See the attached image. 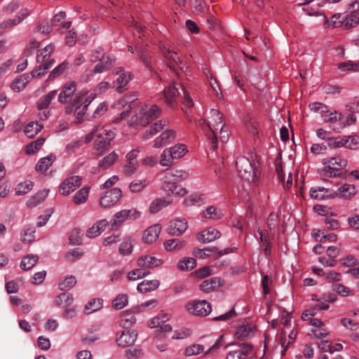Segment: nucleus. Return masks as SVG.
Wrapping results in <instances>:
<instances>
[{
	"instance_id": "18",
	"label": "nucleus",
	"mask_w": 359,
	"mask_h": 359,
	"mask_svg": "<svg viewBox=\"0 0 359 359\" xmlns=\"http://www.w3.org/2000/svg\"><path fill=\"white\" fill-rule=\"evenodd\" d=\"M162 53L165 58L167 60L168 66L170 69L174 68L175 65H180L182 64V60L177 52L165 44H162L160 46Z\"/></svg>"
},
{
	"instance_id": "37",
	"label": "nucleus",
	"mask_w": 359,
	"mask_h": 359,
	"mask_svg": "<svg viewBox=\"0 0 359 359\" xmlns=\"http://www.w3.org/2000/svg\"><path fill=\"white\" fill-rule=\"evenodd\" d=\"M103 306V300L100 298H95L88 302L84 307V312L90 314L100 310Z\"/></svg>"
},
{
	"instance_id": "31",
	"label": "nucleus",
	"mask_w": 359,
	"mask_h": 359,
	"mask_svg": "<svg viewBox=\"0 0 359 359\" xmlns=\"http://www.w3.org/2000/svg\"><path fill=\"white\" fill-rule=\"evenodd\" d=\"M222 285L219 278L213 277L203 280L200 285V288L205 292H210L219 287Z\"/></svg>"
},
{
	"instance_id": "1",
	"label": "nucleus",
	"mask_w": 359,
	"mask_h": 359,
	"mask_svg": "<svg viewBox=\"0 0 359 359\" xmlns=\"http://www.w3.org/2000/svg\"><path fill=\"white\" fill-rule=\"evenodd\" d=\"M88 92L83 89L77 92L72 105L66 107V112L72 113L74 111L76 114V123H80L83 121L87 107L91 102L95 98V93L88 95Z\"/></svg>"
},
{
	"instance_id": "26",
	"label": "nucleus",
	"mask_w": 359,
	"mask_h": 359,
	"mask_svg": "<svg viewBox=\"0 0 359 359\" xmlns=\"http://www.w3.org/2000/svg\"><path fill=\"white\" fill-rule=\"evenodd\" d=\"M221 236L220 232L213 228H208L197 235V239L202 243H210Z\"/></svg>"
},
{
	"instance_id": "22",
	"label": "nucleus",
	"mask_w": 359,
	"mask_h": 359,
	"mask_svg": "<svg viewBox=\"0 0 359 359\" xmlns=\"http://www.w3.org/2000/svg\"><path fill=\"white\" fill-rule=\"evenodd\" d=\"M180 93L178 89L176 88V83H173L170 84L163 91V95L166 104L170 107H174L177 104V98Z\"/></svg>"
},
{
	"instance_id": "33",
	"label": "nucleus",
	"mask_w": 359,
	"mask_h": 359,
	"mask_svg": "<svg viewBox=\"0 0 359 359\" xmlns=\"http://www.w3.org/2000/svg\"><path fill=\"white\" fill-rule=\"evenodd\" d=\"M187 245L185 241L179 238H172L164 242V248L167 251H179Z\"/></svg>"
},
{
	"instance_id": "58",
	"label": "nucleus",
	"mask_w": 359,
	"mask_h": 359,
	"mask_svg": "<svg viewBox=\"0 0 359 359\" xmlns=\"http://www.w3.org/2000/svg\"><path fill=\"white\" fill-rule=\"evenodd\" d=\"M333 290L342 297H348L354 295V292L352 290L339 283L333 285Z\"/></svg>"
},
{
	"instance_id": "34",
	"label": "nucleus",
	"mask_w": 359,
	"mask_h": 359,
	"mask_svg": "<svg viewBox=\"0 0 359 359\" xmlns=\"http://www.w3.org/2000/svg\"><path fill=\"white\" fill-rule=\"evenodd\" d=\"M159 285L158 280H144L138 284L137 290L140 292H148L156 290Z\"/></svg>"
},
{
	"instance_id": "2",
	"label": "nucleus",
	"mask_w": 359,
	"mask_h": 359,
	"mask_svg": "<svg viewBox=\"0 0 359 359\" xmlns=\"http://www.w3.org/2000/svg\"><path fill=\"white\" fill-rule=\"evenodd\" d=\"M54 49V45L50 43L39 50L36 56V62L39 65L32 72L33 78H39L43 76L46 71L55 63V60L50 58V54Z\"/></svg>"
},
{
	"instance_id": "19",
	"label": "nucleus",
	"mask_w": 359,
	"mask_h": 359,
	"mask_svg": "<svg viewBox=\"0 0 359 359\" xmlns=\"http://www.w3.org/2000/svg\"><path fill=\"white\" fill-rule=\"evenodd\" d=\"M252 351V346L250 344H240L237 348L230 351L226 359H247V356Z\"/></svg>"
},
{
	"instance_id": "36",
	"label": "nucleus",
	"mask_w": 359,
	"mask_h": 359,
	"mask_svg": "<svg viewBox=\"0 0 359 359\" xmlns=\"http://www.w3.org/2000/svg\"><path fill=\"white\" fill-rule=\"evenodd\" d=\"M171 203L172 200L169 197L156 198L151 202L149 206V211L151 213H156Z\"/></svg>"
},
{
	"instance_id": "42",
	"label": "nucleus",
	"mask_w": 359,
	"mask_h": 359,
	"mask_svg": "<svg viewBox=\"0 0 359 359\" xmlns=\"http://www.w3.org/2000/svg\"><path fill=\"white\" fill-rule=\"evenodd\" d=\"M336 192L337 196L341 198H350L355 194L356 191L354 185L345 184L341 185Z\"/></svg>"
},
{
	"instance_id": "12",
	"label": "nucleus",
	"mask_w": 359,
	"mask_h": 359,
	"mask_svg": "<svg viewBox=\"0 0 359 359\" xmlns=\"http://www.w3.org/2000/svg\"><path fill=\"white\" fill-rule=\"evenodd\" d=\"M76 83L74 81L67 83L58 95V101L62 104L69 103L72 105L75 95L77 94Z\"/></svg>"
},
{
	"instance_id": "10",
	"label": "nucleus",
	"mask_w": 359,
	"mask_h": 359,
	"mask_svg": "<svg viewBox=\"0 0 359 359\" xmlns=\"http://www.w3.org/2000/svg\"><path fill=\"white\" fill-rule=\"evenodd\" d=\"M323 120L325 123H329L330 128L335 132L339 133L346 127L342 114L337 111L326 112L323 116Z\"/></svg>"
},
{
	"instance_id": "25",
	"label": "nucleus",
	"mask_w": 359,
	"mask_h": 359,
	"mask_svg": "<svg viewBox=\"0 0 359 359\" xmlns=\"http://www.w3.org/2000/svg\"><path fill=\"white\" fill-rule=\"evenodd\" d=\"M163 263V260L151 255H145L137 259V265L143 268H155Z\"/></svg>"
},
{
	"instance_id": "27",
	"label": "nucleus",
	"mask_w": 359,
	"mask_h": 359,
	"mask_svg": "<svg viewBox=\"0 0 359 359\" xmlns=\"http://www.w3.org/2000/svg\"><path fill=\"white\" fill-rule=\"evenodd\" d=\"M161 225L154 224L147 228L143 234V241L146 243H151L156 241L161 232Z\"/></svg>"
},
{
	"instance_id": "13",
	"label": "nucleus",
	"mask_w": 359,
	"mask_h": 359,
	"mask_svg": "<svg viewBox=\"0 0 359 359\" xmlns=\"http://www.w3.org/2000/svg\"><path fill=\"white\" fill-rule=\"evenodd\" d=\"M81 184L79 176H72L66 178L59 186V192L62 196H68L74 192Z\"/></svg>"
},
{
	"instance_id": "57",
	"label": "nucleus",
	"mask_w": 359,
	"mask_h": 359,
	"mask_svg": "<svg viewBox=\"0 0 359 359\" xmlns=\"http://www.w3.org/2000/svg\"><path fill=\"white\" fill-rule=\"evenodd\" d=\"M76 283V278L73 276L66 277L58 284L60 290H67L73 287Z\"/></svg>"
},
{
	"instance_id": "29",
	"label": "nucleus",
	"mask_w": 359,
	"mask_h": 359,
	"mask_svg": "<svg viewBox=\"0 0 359 359\" xmlns=\"http://www.w3.org/2000/svg\"><path fill=\"white\" fill-rule=\"evenodd\" d=\"M108 222L106 219H101L96 222L92 227L89 228L86 231L87 237L90 238H95L101 234L104 231Z\"/></svg>"
},
{
	"instance_id": "11",
	"label": "nucleus",
	"mask_w": 359,
	"mask_h": 359,
	"mask_svg": "<svg viewBox=\"0 0 359 359\" xmlns=\"http://www.w3.org/2000/svg\"><path fill=\"white\" fill-rule=\"evenodd\" d=\"M187 311L197 316H206L212 309L211 305L205 300H195L186 305Z\"/></svg>"
},
{
	"instance_id": "50",
	"label": "nucleus",
	"mask_w": 359,
	"mask_h": 359,
	"mask_svg": "<svg viewBox=\"0 0 359 359\" xmlns=\"http://www.w3.org/2000/svg\"><path fill=\"white\" fill-rule=\"evenodd\" d=\"M174 160L170 149L167 148L163 151L159 163L163 167H170L172 165Z\"/></svg>"
},
{
	"instance_id": "55",
	"label": "nucleus",
	"mask_w": 359,
	"mask_h": 359,
	"mask_svg": "<svg viewBox=\"0 0 359 359\" xmlns=\"http://www.w3.org/2000/svg\"><path fill=\"white\" fill-rule=\"evenodd\" d=\"M68 67L69 63L67 61L62 62L61 64L53 69V70L48 76V79H53L56 77L63 75L67 72Z\"/></svg>"
},
{
	"instance_id": "6",
	"label": "nucleus",
	"mask_w": 359,
	"mask_h": 359,
	"mask_svg": "<svg viewBox=\"0 0 359 359\" xmlns=\"http://www.w3.org/2000/svg\"><path fill=\"white\" fill-rule=\"evenodd\" d=\"M189 176L188 172L182 170H171L165 172L163 177V189L166 191L174 193L176 182L187 179Z\"/></svg>"
},
{
	"instance_id": "52",
	"label": "nucleus",
	"mask_w": 359,
	"mask_h": 359,
	"mask_svg": "<svg viewBox=\"0 0 359 359\" xmlns=\"http://www.w3.org/2000/svg\"><path fill=\"white\" fill-rule=\"evenodd\" d=\"M196 266V261L194 258L187 257L180 260L177 263V267L182 271H189Z\"/></svg>"
},
{
	"instance_id": "64",
	"label": "nucleus",
	"mask_w": 359,
	"mask_h": 359,
	"mask_svg": "<svg viewBox=\"0 0 359 359\" xmlns=\"http://www.w3.org/2000/svg\"><path fill=\"white\" fill-rule=\"evenodd\" d=\"M342 141L345 143L344 147L350 149H354L358 144V136H344Z\"/></svg>"
},
{
	"instance_id": "32",
	"label": "nucleus",
	"mask_w": 359,
	"mask_h": 359,
	"mask_svg": "<svg viewBox=\"0 0 359 359\" xmlns=\"http://www.w3.org/2000/svg\"><path fill=\"white\" fill-rule=\"evenodd\" d=\"M168 124L166 121H158L152 124L150 128L147 130L142 135L144 140H148L162 130L164 127Z\"/></svg>"
},
{
	"instance_id": "20",
	"label": "nucleus",
	"mask_w": 359,
	"mask_h": 359,
	"mask_svg": "<svg viewBox=\"0 0 359 359\" xmlns=\"http://www.w3.org/2000/svg\"><path fill=\"white\" fill-rule=\"evenodd\" d=\"M137 337V333L135 330L123 331L121 334L117 337L116 341L118 346L121 347H127L134 344Z\"/></svg>"
},
{
	"instance_id": "5",
	"label": "nucleus",
	"mask_w": 359,
	"mask_h": 359,
	"mask_svg": "<svg viewBox=\"0 0 359 359\" xmlns=\"http://www.w3.org/2000/svg\"><path fill=\"white\" fill-rule=\"evenodd\" d=\"M114 137L115 133L114 131L100 127L93 144L94 149L95 151V155L97 157L103 155L108 149L111 142L113 140Z\"/></svg>"
},
{
	"instance_id": "53",
	"label": "nucleus",
	"mask_w": 359,
	"mask_h": 359,
	"mask_svg": "<svg viewBox=\"0 0 359 359\" xmlns=\"http://www.w3.org/2000/svg\"><path fill=\"white\" fill-rule=\"evenodd\" d=\"M218 249L216 247L205 248L204 249H196L194 255L199 259H205L210 257L212 254L217 252Z\"/></svg>"
},
{
	"instance_id": "44",
	"label": "nucleus",
	"mask_w": 359,
	"mask_h": 359,
	"mask_svg": "<svg viewBox=\"0 0 359 359\" xmlns=\"http://www.w3.org/2000/svg\"><path fill=\"white\" fill-rule=\"evenodd\" d=\"M57 90H51L37 102V108L39 111L43 110L50 105L52 100L56 96Z\"/></svg>"
},
{
	"instance_id": "15",
	"label": "nucleus",
	"mask_w": 359,
	"mask_h": 359,
	"mask_svg": "<svg viewBox=\"0 0 359 359\" xmlns=\"http://www.w3.org/2000/svg\"><path fill=\"white\" fill-rule=\"evenodd\" d=\"M117 79L114 82L116 90L118 93H123L127 88V85L132 79V74L129 72H126L122 67L116 69Z\"/></svg>"
},
{
	"instance_id": "9",
	"label": "nucleus",
	"mask_w": 359,
	"mask_h": 359,
	"mask_svg": "<svg viewBox=\"0 0 359 359\" xmlns=\"http://www.w3.org/2000/svg\"><path fill=\"white\" fill-rule=\"evenodd\" d=\"M141 215V212L136 208L124 209L116 212L110 220L112 229L119 227L126 220H135Z\"/></svg>"
},
{
	"instance_id": "21",
	"label": "nucleus",
	"mask_w": 359,
	"mask_h": 359,
	"mask_svg": "<svg viewBox=\"0 0 359 359\" xmlns=\"http://www.w3.org/2000/svg\"><path fill=\"white\" fill-rule=\"evenodd\" d=\"M187 222L184 219H177L170 222L167 231L171 236H179L187 229Z\"/></svg>"
},
{
	"instance_id": "49",
	"label": "nucleus",
	"mask_w": 359,
	"mask_h": 359,
	"mask_svg": "<svg viewBox=\"0 0 359 359\" xmlns=\"http://www.w3.org/2000/svg\"><path fill=\"white\" fill-rule=\"evenodd\" d=\"M338 69L341 72H358L359 71V62H353L348 60L346 62H340L337 65Z\"/></svg>"
},
{
	"instance_id": "56",
	"label": "nucleus",
	"mask_w": 359,
	"mask_h": 359,
	"mask_svg": "<svg viewBox=\"0 0 359 359\" xmlns=\"http://www.w3.org/2000/svg\"><path fill=\"white\" fill-rule=\"evenodd\" d=\"M44 142L45 138L41 137L27 144L25 148L26 154L28 155L34 154L41 149Z\"/></svg>"
},
{
	"instance_id": "46",
	"label": "nucleus",
	"mask_w": 359,
	"mask_h": 359,
	"mask_svg": "<svg viewBox=\"0 0 359 359\" xmlns=\"http://www.w3.org/2000/svg\"><path fill=\"white\" fill-rule=\"evenodd\" d=\"M136 323V318L132 313H123L119 322L120 326L123 328H128L133 325Z\"/></svg>"
},
{
	"instance_id": "14",
	"label": "nucleus",
	"mask_w": 359,
	"mask_h": 359,
	"mask_svg": "<svg viewBox=\"0 0 359 359\" xmlns=\"http://www.w3.org/2000/svg\"><path fill=\"white\" fill-rule=\"evenodd\" d=\"M122 191L118 188H114L107 191L104 196L100 199V204L104 208L111 207L121 199Z\"/></svg>"
},
{
	"instance_id": "7",
	"label": "nucleus",
	"mask_w": 359,
	"mask_h": 359,
	"mask_svg": "<svg viewBox=\"0 0 359 359\" xmlns=\"http://www.w3.org/2000/svg\"><path fill=\"white\" fill-rule=\"evenodd\" d=\"M346 160L340 157L327 158L323 160V171L326 176L336 177L340 175L341 170L346 166Z\"/></svg>"
},
{
	"instance_id": "63",
	"label": "nucleus",
	"mask_w": 359,
	"mask_h": 359,
	"mask_svg": "<svg viewBox=\"0 0 359 359\" xmlns=\"http://www.w3.org/2000/svg\"><path fill=\"white\" fill-rule=\"evenodd\" d=\"M138 168V162L137 160L126 161V163L123 168V172L127 176H130L135 173Z\"/></svg>"
},
{
	"instance_id": "35",
	"label": "nucleus",
	"mask_w": 359,
	"mask_h": 359,
	"mask_svg": "<svg viewBox=\"0 0 359 359\" xmlns=\"http://www.w3.org/2000/svg\"><path fill=\"white\" fill-rule=\"evenodd\" d=\"M55 156L53 154H49L46 157L40 158L36 165V170L40 172H46L55 161Z\"/></svg>"
},
{
	"instance_id": "40",
	"label": "nucleus",
	"mask_w": 359,
	"mask_h": 359,
	"mask_svg": "<svg viewBox=\"0 0 359 359\" xmlns=\"http://www.w3.org/2000/svg\"><path fill=\"white\" fill-rule=\"evenodd\" d=\"M90 188L88 187H83L73 196V202L76 205H80L86 203L88 198Z\"/></svg>"
},
{
	"instance_id": "47",
	"label": "nucleus",
	"mask_w": 359,
	"mask_h": 359,
	"mask_svg": "<svg viewBox=\"0 0 359 359\" xmlns=\"http://www.w3.org/2000/svg\"><path fill=\"white\" fill-rule=\"evenodd\" d=\"M73 296L68 293H62L57 296L55 302L57 306L67 307L73 303Z\"/></svg>"
},
{
	"instance_id": "51",
	"label": "nucleus",
	"mask_w": 359,
	"mask_h": 359,
	"mask_svg": "<svg viewBox=\"0 0 359 359\" xmlns=\"http://www.w3.org/2000/svg\"><path fill=\"white\" fill-rule=\"evenodd\" d=\"M169 149L174 159H179L183 157L188 152L187 146L184 144H177Z\"/></svg>"
},
{
	"instance_id": "61",
	"label": "nucleus",
	"mask_w": 359,
	"mask_h": 359,
	"mask_svg": "<svg viewBox=\"0 0 359 359\" xmlns=\"http://www.w3.org/2000/svg\"><path fill=\"white\" fill-rule=\"evenodd\" d=\"M133 243L130 238H126L119 247V252L123 255H128L132 252Z\"/></svg>"
},
{
	"instance_id": "48",
	"label": "nucleus",
	"mask_w": 359,
	"mask_h": 359,
	"mask_svg": "<svg viewBox=\"0 0 359 359\" xmlns=\"http://www.w3.org/2000/svg\"><path fill=\"white\" fill-rule=\"evenodd\" d=\"M28 83V76L25 74L21 75L15 79L11 84V88L15 92H20L24 89Z\"/></svg>"
},
{
	"instance_id": "16",
	"label": "nucleus",
	"mask_w": 359,
	"mask_h": 359,
	"mask_svg": "<svg viewBox=\"0 0 359 359\" xmlns=\"http://www.w3.org/2000/svg\"><path fill=\"white\" fill-rule=\"evenodd\" d=\"M118 155L112 151L98 161L97 166L91 168L90 172L93 174H98L100 170H107L118 160Z\"/></svg>"
},
{
	"instance_id": "28",
	"label": "nucleus",
	"mask_w": 359,
	"mask_h": 359,
	"mask_svg": "<svg viewBox=\"0 0 359 359\" xmlns=\"http://www.w3.org/2000/svg\"><path fill=\"white\" fill-rule=\"evenodd\" d=\"M255 332V327L252 325L250 324H243L240 326L236 333L235 335L237 339L243 340L245 339H248L254 335Z\"/></svg>"
},
{
	"instance_id": "54",
	"label": "nucleus",
	"mask_w": 359,
	"mask_h": 359,
	"mask_svg": "<svg viewBox=\"0 0 359 359\" xmlns=\"http://www.w3.org/2000/svg\"><path fill=\"white\" fill-rule=\"evenodd\" d=\"M203 217L212 219H219L223 217L222 211L215 206H209L203 213Z\"/></svg>"
},
{
	"instance_id": "4",
	"label": "nucleus",
	"mask_w": 359,
	"mask_h": 359,
	"mask_svg": "<svg viewBox=\"0 0 359 359\" xmlns=\"http://www.w3.org/2000/svg\"><path fill=\"white\" fill-rule=\"evenodd\" d=\"M200 121L205 123L208 126L211 134L209 136L212 144V149L215 150L217 148V138L215 130H217L222 124H225L224 122L223 115L216 109H212L210 111V116L208 119H201Z\"/></svg>"
},
{
	"instance_id": "41",
	"label": "nucleus",
	"mask_w": 359,
	"mask_h": 359,
	"mask_svg": "<svg viewBox=\"0 0 359 359\" xmlns=\"http://www.w3.org/2000/svg\"><path fill=\"white\" fill-rule=\"evenodd\" d=\"M43 128V125L39 122H30L24 129L25 134L29 138L34 137Z\"/></svg>"
},
{
	"instance_id": "60",
	"label": "nucleus",
	"mask_w": 359,
	"mask_h": 359,
	"mask_svg": "<svg viewBox=\"0 0 359 359\" xmlns=\"http://www.w3.org/2000/svg\"><path fill=\"white\" fill-rule=\"evenodd\" d=\"M128 304V296L124 294H118L112 302L113 307L115 309L120 310Z\"/></svg>"
},
{
	"instance_id": "8",
	"label": "nucleus",
	"mask_w": 359,
	"mask_h": 359,
	"mask_svg": "<svg viewBox=\"0 0 359 359\" xmlns=\"http://www.w3.org/2000/svg\"><path fill=\"white\" fill-rule=\"evenodd\" d=\"M161 114V110L157 105H144L137 115V121L140 125L146 126L159 117Z\"/></svg>"
},
{
	"instance_id": "30",
	"label": "nucleus",
	"mask_w": 359,
	"mask_h": 359,
	"mask_svg": "<svg viewBox=\"0 0 359 359\" xmlns=\"http://www.w3.org/2000/svg\"><path fill=\"white\" fill-rule=\"evenodd\" d=\"M135 50L140 60L147 68H150L151 56L147 50V45L137 43L135 46Z\"/></svg>"
},
{
	"instance_id": "17",
	"label": "nucleus",
	"mask_w": 359,
	"mask_h": 359,
	"mask_svg": "<svg viewBox=\"0 0 359 359\" xmlns=\"http://www.w3.org/2000/svg\"><path fill=\"white\" fill-rule=\"evenodd\" d=\"M170 318L168 314H162L153 318L149 323V326L151 328H158L161 332H170L172 326L167 323Z\"/></svg>"
},
{
	"instance_id": "38",
	"label": "nucleus",
	"mask_w": 359,
	"mask_h": 359,
	"mask_svg": "<svg viewBox=\"0 0 359 359\" xmlns=\"http://www.w3.org/2000/svg\"><path fill=\"white\" fill-rule=\"evenodd\" d=\"M49 190L43 189L39 191L36 195L30 198L27 203L29 208L36 207L37 205L43 201L48 195Z\"/></svg>"
},
{
	"instance_id": "3",
	"label": "nucleus",
	"mask_w": 359,
	"mask_h": 359,
	"mask_svg": "<svg viewBox=\"0 0 359 359\" xmlns=\"http://www.w3.org/2000/svg\"><path fill=\"white\" fill-rule=\"evenodd\" d=\"M236 166L241 177L249 182L255 183L259 179L260 172L255 162H251L248 158L241 156L236 161Z\"/></svg>"
},
{
	"instance_id": "59",
	"label": "nucleus",
	"mask_w": 359,
	"mask_h": 359,
	"mask_svg": "<svg viewBox=\"0 0 359 359\" xmlns=\"http://www.w3.org/2000/svg\"><path fill=\"white\" fill-rule=\"evenodd\" d=\"M204 350V347L201 344H193L184 349V354L187 356H193L198 355Z\"/></svg>"
},
{
	"instance_id": "62",
	"label": "nucleus",
	"mask_w": 359,
	"mask_h": 359,
	"mask_svg": "<svg viewBox=\"0 0 359 359\" xmlns=\"http://www.w3.org/2000/svg\"><path fill=\"white\" fill-rule=\"evenodd\" d=\"M32 188L33 183L31 181H26L18 185L15 193L18 196L24 195L30 191Z\"/></svg>"
},
{
	"instance_id": "43",
	"label": "nucleus",
	"mask_w": 359,
	"mask_h": 359,
	"mask_svg": "<svg viewBox=\"0 0 359 359\" xmlns=\"http://www.w3.org/2000/svg\"><path fill=\"white\" fill-rule=\"evenodd\" d=\"M39 257L35 255H28L25 256L20 262V268L24 271L31 269L37 262Z\"/></svg>"
},
{
	"instance_id": "23",
	"label": "nucleus",
	"mask_w": 359,
	"mask_h": 359,
	"mask_svg": "<svg viewBox=\"0 0 359 359\" xmlns=\"http://www.w3.org/2000/svg\"><path fill=\"white\" fill-rule=\"evenodd\" d=\"M309 194L311 198L319 201L337 196V192H334L332 190L321 187L311 188L309 191Z\"/></svg>"
},
{
	"instance_id": "24",
	"label": "nucleus",
	"mask_w": 359,
	"mask_h": 359,
	"mask_svg": "<svg viewBox=\"0 0 359 359\" xmlns=\"http://www.w3.org/2000/svg\"><path fill=\"white\" fill-rule=\"evenodd\" d=\"M94 67V72L102 73L109 70L115 63V59L110 55H102Z\"/></svg>"
},
{
	"instance_id": "45",
	"label": "nucleus",
	"mask_w": 359,
	"mask_h": 359,
	"mask_svg": "<svg viewBox=\"0 0 359 359\" xmlns=\"http://www.w3.org/2000/svg\"><path fill=\"white\" fill-rule=\"evenodd\" d=\"M342 22L343 20H341L340 13L334 14L330 20L324 16V26L325 28L339 27L342 25Z\"/></svg>"
},
{
	"instance_id": "39",
	"label": "nucleus",
	"mask_w": 359,
	"mask_h": 359,
	"mask_svg": "<svg viewBox=\"0 0 359 359\" xmlns=\"http://www.w3.org/2000/svg\"><path fill=\"white\" fill-rule=\"evenodd\" d=\"M359 23V14L358 12H351L343 19L342 25L345 29H351L356 27Z\"/></svg>"
}]
</instances>
